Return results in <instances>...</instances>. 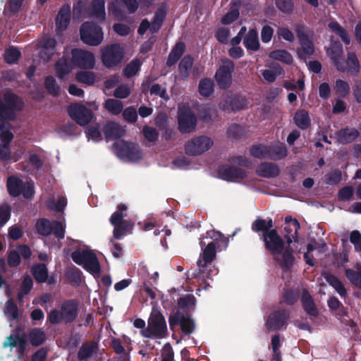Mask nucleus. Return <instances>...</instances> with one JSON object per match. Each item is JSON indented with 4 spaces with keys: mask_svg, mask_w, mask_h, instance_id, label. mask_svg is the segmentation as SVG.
I'll use <instances>...</instances> for the list:
<instances>
[{
    "mask_svg": "<svg viewBox=\"0 0 361 361\" xmlns=\"http://www.w3.org/2000/svg\"><path fill=\"white\" fill-rule=\"evenodd\" d=\"M219 177L226 181H233L235 179H243L247 176V173L241 168L223 164L219 166L217 170Z\"/></svg>",
    "mask_w": 361,
    "mask_h": 361,
    "instance_id": "412c9836",
    "label": "nucleus"
},
{
    "mask_svg": "<svg viewBox=\"0 0 361 361\" xmlns=\"http://www.w3.org/2000/svg\"><path fill=\"white\" fill-rule=\"evenodd\" d=\"M256 173L260 177L273 178L279 176L281 171L276 164L264 161L257 166Z\"/></svg>",
    "mask_w": 361,
    "mask_h": 361,
    "instance_id": "b1692460",
    "label": "nucleus"
},
{
    "mask_svg": "<svg viewBox=\"0 0 361 361\" xmlns=\"http://www.w3.org/2000/svg\"><path fill=\"white\" fill-rule=\"evenodd\" d=\"M140 65L138 60L131 61L123 69V75L127 78L134 76L140 70Z\"/></svg>",
    "mask_w": 361,
    "mask_h": 361,
    "instance_id": "69168bd1",
    "label": "nucleus"
},
{
    "mask_svg": "<svg viewBox=\"0 0 361 361\" xmlns=\"http://www.w3.org/2000/svg\"><path fill=\"white\" fill-rule=\"evenodd\" d=\"M243 44L247 50L256 51L259 49L260 44L258 38V32L256 29H250L245 35Z\"/></svg>",
    "mask_w": 361,
    "mask_h": 361,
    "instance_id": "2f4dec72",
    "label": "nucleus"
},
{
    "mask_svg": "<svg viewBox=\"0 0 361 361\" xmlns=\"http://www.w3.org/2000/svg\"><path fill=\"white\" fill-rule=\"evenodd\" d=\"M71 62L78 68L92 69L95 65V58L91 51L74 48L71 50Z\"/></svg>",
    "mask_w": 361,
    "mask_h": 361,
    "instance_id": "2eb2a0df",
    "label": "nucleus"
},
{
    "mask_svg": "<svg viewBox=\"0 0 361 361\" xmlns=\"http://www.w3.org/2000/svg\"><path fill=\"white\" fill-rule=\"evenodd\" d=\"M193 62V57L190 54H187L181 59L178 65V73L182 80H185L189 78Z\"/></svg>",
    "mask_w": 361,
    "mask_h": 361,
    "instance_id": "473e14b6",
    "label": "nucleus"
},
{
    "mask_svg": "<svg viewBox=\"0 0 361 361\" xmlns=\"http://www.w3.org/2000/svg\"><path fill=\"white\" fill-rule=\"evenodd\" d=\"M267 159L273 161H279L286 158L288 155V149L284 143L277 142L276 143L267 145Z\"/></svg>",
    "mask_w": 361,
    "mask_h": 361,
    "instance_id": "bb28decb",
    "label": "nucleus"
},
{
    "mask_svg": "<svg viewBox=\"0 0 361 361\" xmlns=\"http://www.w3.org/2000/svg\"><path fill=\"white\" fill-rule=\"evenodd\" d=\"M329 27L339 36L345 44H350V38L348 31L343 27L337 21H331L328 25Z\"/></svg>",
    "mask_w": 361,
    "mask_h": 361,
    "instance_id": "c03bdc74",
    "label": "nucleus"
},
{
    "mask_svg": "<svg viewBox=\"0 0 361 361\" xmlns=\"http://www.w3.org/2000/svg\"><path fill=\"white\" fill-rule=\"evenodd\" d=\"M90 16L101 21L105 20L104 0H92L90 6Z\"/></svg>",
    "mask_w": 361,
    "mask_h": 361,
    "instance_id": "f704fd0d",
    "label": "nucleus"
},
{
    "mask_svg": "<svg viewBox=\"0 0 361 361\" xmlns=\"http://www.w3.org/2000/svg\"><path fill=\"white\" fill-rule=\"evenodd\" d=\"M246 105L245 97L240 94L227 95L219 104L221 110L228 113L242 110Z\"/></svg>",
    "mask_w": 361,
    "mask_h": 361,
    "instance_id": "aec40b11",
    "label": "nucleus"
},
{
    "mask_svg": "<svg viewBox=\"0 0 361 361\" xmlns=\"http://www.w3.org/2000/svg\"><path fill=\"white\" fill-rule=\"evenodd\" d=\"M234 70L235 64L228 59L223 61V65L216 70L214 78L221 90H226L231 86Z\"/></svg>",
    "mask_w": 361,
    "mask_h": 361,
    "instance_id": "ddd939ff",
    "label": "nucleus"
},
{
    "mask_svg": "<svg viewBox=\"0 0 361 361\" xmlns=\"http://www.w3.org/2000/svg\"><path fill=\"white\" fill-rule=\"evenodd\" d=\"M104 108L114 115H118L123 109L122 102L115 99H108L105 101Z\"/></svg>",
    "mask_w": 361,
    "mask_h": 361,
    "instance_id": "3c124183",
    "label": "nucleus"
},
{
    "mask_svg": "<svg viewBox=\"0 0 361 361\" xmlns=\"http://www.w3.org/2000/svg\"><path fill=\"white\" fill-rule=\"evenodd\" d=\"M0 99V118L8 121L16 119V111H20L24 106L23 100L11 91H6Z\"/></svg>",
    "mask_w": 361,
    "mask_h": 361,
    "instance_id": "20e7f679",
    "label": "nucleus"
},
{
    "mask_svg": "<svg viewBox=\"0 0 361 361\" xmlns=\"http://www.w3.org/2000/svg\"><path fill=\"white\" fill-rule=\"evenodd\" d=\"M169 323L171 330H173L175 326L179 324L182 333L186 336L192 334L195 329V321L179 310L169 316Z\"/></svg>",
    "mask_w": 361,
    "mask_h": 361,
    "instance_id": "f8f14e48",
    "label": "nucleus"
},
{
    "mask_svg": "<svg viewBox=\"0 0 361 361\" xmlns=\"http://www.w3.org/2000/svg\"><path fill=\"white\" fill-rule=\"evenodd\" d=\"M73 261L91 274H99L101 267L96 255L90 250H77L72 252Z\"/></svg>",
    "mask_w": 361,
    "mask_h": 361,
    "instance_id": "0eeeda50",
    "label": "nucleus"
},
{
    "mask_svg": "<svg viewBox=\"0 0 361 361\" xmlns=\"http://www.w3.org/2000/svg\"><path fill=\"white\" fill-rule=\"evenodd\" d=\"M66 276L70 283L79 285L82 281V271L77 267L67 271Z\"/></svg>",
    "mask_w": 361,
    "mask_h": 361,
    "instance_id": "0e129e2a",
    "label": "nucleus"
},
{
    "mask_svg": "<svg viewBox=\"0 0 361 361\" xmlns=\"http://www.w3.org/2000/svg\"><path fill=\"white\" fill-rule=\"evenodd\" d=\"M285 238L287 246H285V241L276 229H273L259 236V239L264 242L266 250L284 271L290 269L295 261L294 250L290 247L292 239L290 236H285Z\"/></svg>",
    "mask_w": 361,
    "mask_h": 361,
    "instance_id": "f257e3e1",
    "label": "nucleus"
},
{
    "mask_svg": "<svg viewBox=\"0 0 361 361\" xmlns=\"http://www.w3.org/2000/svg\"><path fill=\"white\" fill-rule=\"evenodd\" d=\"M44 87L48 93L52 96H58L60 93V87L56 84V80L51 75L46 77Z\"/></svg>",
    "mask_w": 361,
    "mask_h": 361,
    "instance_id": "4d7b16f0",
    "label": "nucleus"
},
{
    "mask_svg": "<svg viewBox=\"0 0 361 361\" xmlns=\"http://www.w3.org/2000/svg\"><path fill=\"white\" fill-rule=\"evenodd\" d=\"M23 181L16 176H11L7 178L6 188L8 194L13 197H18L22 193Z\"/></svg>",
    "mask_w": 361,
    "mask_h": 361,
    "instance_id": "c756f323",
    "label": "nucleus"
},
{
    "mask_svg": "<svg viewBox=\"0 0 361 361\" xmlns=\"http://www.w3.org/2000/svg\"><path fill=\"white\" fill-rule=\"evenodd\" d=\"M213 140L205 135L196 137L188 141L185 145V151L188 155H200L210 149Z\"/></svg>",
    "mask_w": 361,
    "mask_h": 361,
    "instance_id": "dca6fc26",
    "label": "nucleus"
},
{
    "mask_svg": "<svg viewBox=\"0 0 361 361\" xmlns=\"http://www.w3.org/2000/svg\"><path fill=\"white\" fill-rule=\"evenodd\" d=\"M142 157V155L140 146L137 144L132 142L130 149L128 151L125 158L130 161H138L140 160Z\"/></svg>",
    "mask_w": 361,
    "mask_h": 361,
    "instance_id": "338daca9",
    "label": "nucleus"
},
{
    "mask_svg": "<svg viewBox=\"0 0 361 361\" xmlns=\"http://www.w3.org/2000/svg\"><path fill=\"white\" fill-rule=\"evenodd\" d=\"M345 276L353 286L361 289V272L352 269H346Z\"/></svg>",
    "mask_w": 361,
    "mask_h": 361,
    "instance_id": "e2e57ef3",
    "label": "nucleus"
},
{
    "mask_svg": "<svg viewBox=\"0 0 361 361\" xmlns=\"http://www.w3.org/2000/svg\"><path fill=\"white\" fill-rule=\"evenodd\" d=\"M78 302L75 299L65 300L61 305L60 310L53 309L48 314V320L51 324L64 322L68 325L73 323L78 314Z\"/></svg>",
    "mask_w": 361,
    "mask_h": 361,
    "instance_id": "7ed1b4c3",
    "label": "nucleus"
},
{
    "mask_svg": "<svg viewBox=\"0 0 361 361\" xmlns=\"http://www.w3.org/2000/svg\"><path fill=\"white\" fill-rule=\"evenodd\" d=\"M267 145H253L250 148V155L257 159H267Z\"/></svg>",
    "mask_w": 361,
    "mask_h": 361,
    "instance_id": "6e6d98bb",
    "label": "nucleus"
},
{
    "mask_svg": "<svg viewBox=\"0 0 361 361\" xmlns=\"http://www.w3.org/2000/svg\"><path fill=\"white\" fill-rule=\"evenodd\" d=\"M269 56L287 65H290L293 62L292 55L285 49L274 50L269 53Z\"/></svg>",
    "mask_w": 361,
    "mask_h": 361,
    "instance_id": "37998d69",
    "label": "nucleus"
},
{
    "mask_svg": "<svg viewBox=\"0 0 361 361\" xmlns=\"http://www.w3.org/2000/svg\"><path fill=\"white\" fill-rule=\"evenodd\" d=\"M69 116L80 126L89 124L94 117L92 111L82 104H73L68 108Z\"/></svg>",
    "mask_w": 361,
    "mask_h": 361,
    "instance_id": "4468645a",
    "label": "nucleus"
},
{
    "mask_svg": "<svg viewBox=\"0 0 361 361\" xmlns=\"http://www.w3.org/2000/svg\"><path fill=\"white\" fill-rule=\"evenodd\" d=\"M276 8L283 14H291L295 10L293 0H274Z\"/></svg>",
    "mask_w": 361,
    "mask_h": 361,
    "instance_id": "8fccbe9b",
    "label": "nucleus"
},
{
    "mask_svg": "<svg viewBox=\"0 0 361 361\" xmlns=\"http://www.w3.org/2000/svg\"><path fill=\"white\" fill-rule=\"evenodd\" d=\"M123 56V49L119 44L115 43L102 48L101 60L106 68H111L121 63Z\"/></svg>",
    "mask_w": 361,
    "mask_h": 361,
    "instance_id": "1a4fd4ad",
    "label": "nucleus"
},
{
    "mask_svg": "<svg viewBox=\"0 0 361 361\" xmlns=\"http://www.w3.org/2000/svg\"><path fill=\"white\" fill-rule=\"evenodd\" d=\"M199 93L204 97H209L214 92V82L210 78L200 80L198 85Z\"/></svg>",
    "mask_w": 361,
    "mask_h": 361,
    "instance_id": "09e8293b",
    "label": "nucleus"
},
{
    "mask_svg": "<svg viewBox=\"0 0 361 361\" xmlns=\"http://www.w3.org/2000/svg\"><path fill=\"white\" fill-rule=\"evenodd\" d=\"M32 276L35 281L39 283H45L47 281L49 274L45 264L39 263L34 265L31 269Z\"/></svg>",
    "mask_w": 361,
    "mask_h": 361,
    "instance_id": "ea45409f",
    "label": "nucleus"
},
{
    "mask_svg": "<svg viewBox=\"0 0 361 361\" xmlns=\"http://www.w3.org/2000/svg\"><path fill=\"white\" fill-rule=\"evenodd\" d=\"M326 282L332 286L341 298H345L347 295V290L343 283L338 279L337 276L331 274L326 273L323 274Z\"/></svg>",
    "mask_w": 361,
    "mask_h": 361,
    "instance_id": "c9c22d12",
    "label": "nucleus"
},
{
    "mask_svg": "<svg viewBox=\"0 0 361 361\" xmlns=\"http://www.w3.org/2000/svg\"><path fill=\"white\" fill-rule=\"evenodd\" d=\"M166 16V10L164 6H159L155 11L151 23V32H157L162 26L163 22Z\"/></svg>",
    "mask_w": 361,
    "mask_h": 361,
    "instance_id": "e433bc0d",
    "label": "nucleus"
},
{
    "mask_svg": "<svg viewBox=\"0 0 361 361\" xmlns=\"http://www.w3.org/2000/svg\"><path fill=\"white\" fill-rule=\"evenodd\" d=\"M195 302V297L192 294H188L178 299V305L180 309L185 310V314H188V311L194 310Z\"/></svg>",
    "mask_w": 361,
    "mask_h": 361,
    "instance_id": "49530a36",
    "label": "nucleus"
},
{
    "mask_svg": "<svg viewBox=\"0 0 361 361\" xmlns=\"http://www.w3.org/2000/svg\"><path fill=\"white\" fill-rule=\"evenodd\" d=\"M185 49V44L184 42H177L168 56L166 63V66L171 67L175 65L183 54Z\"/></svg>",
    "mask_w": 361,
    "mask_h": 361,
    "instance_id": "72a5a7b5",
    "label": "nucleus"
},
{
    "mask_svg": "<svg viewBox=\"0 0 361 361\" xmlns=\"http://www.w3.org/2000/svg\"><path fill=\"white\" fill-rule=\"evenodd\" d=\"M103 133L107 140H114L123 137L126 130L118 123L109 121L104 126Z\"/></svg>",
    "mask_w": 361,
    "mask_h": 361,
    "instance_id": "a878e982",
    "label": "nucleus"
},
{
    "mask_svg": "<svg viewBox=\"0 0 361 361\" xmlns=\"http://www.w3.org/2000/svg\"><path fill=\"white\" fill-rule=\"evenodd\" d=\"M200 244L202 252L197 262L199 272L195 275V277L212 279L219 272L218 269L212 264L216 257V243L211 242L204 247V243L201 240Z\"/></svg>",
    "mask_w": 361,
    "mask_h": 361,
    "instance_id": "f03ea898",
    "label": "nucleus"
},
{
    "mask_svg": "<svg viewBox=\"0 0 361 361\" xmlns=\"http://www.w3.org/2000/svg\"><path fill=\"white\" fill-rule=\"evenodd\" d=\"M360 136V132L355 128L345 127L334 133V139L338 144L348 145L353 142Z\"/></svg>",
    "mask_w": 361,
    "mask_h": 361,
    "instance_id": "5701e85b",
    "label": "nucleus"
},
{
    "mask_svg": "<svg viewBox=\"0 0 361 361\" xmlns=\"http://www.w3.org/2000/svg\"><path fill=\"white\" fill-rule=\"evenodd\" d=\"M207 235L213 240L212 242L216 243V246H221L222 245L225 247H227L228 240L221 232L216 231H209L207 232Z\"/></svg>",
    "mask_w": 361,
    "mask_h": 361,
    "instance_id": "052dcab7",
    "label": "nucleus"
},
{
    "mask_svg": "<svg viewBox=\"0 0 361 361\" xmlns=\"http://www.w3.org/2000/svg\"><path fill=\"white\" fill-rule=\"evenodd\" d=\"M75 79L78 82L90 86L94 83L96 75L94 72L81 71L76 73Z\"/></svg>",
    "mask_w": 361,
    "mask_h": 361,
    "instance_id": "de8ad7c7",
    "label": "nucleus"
},
{
    "mask_svg": "<svg viewBox=\"0 0 361 361\" xmlns=\"http://www.w3.org/2000/svg\"><path fill=\"white\" fill-rule=\"evenodd\" d=\"M4 313L10 320H18V308L13 299H9L6 302Z\"/></svg>",
    "mask_w": 361,
    "mask_h": 361,
    "instance_id": "864d4df0",
    "label": "nucleus"
},
{
    "mask_svg": "<svg viewBox=\"0 0 361 361\" xmlns=\"http://www.w3.org/2000/svg\"><path fill=\"white\" fill-rule=\"evenodd\" d=\"M36 228L37 233L43 236L53 233L59 240L63 239L65 236V226L57 220L51 222L47 219H40L37 221Z\"/></svg>",
    "mask_w": 361,
    "mask_h": 361,
    "instance_id": "9d476101",
    "label": "nucleus"
},
{
    "mask_svg": "<svg viewBox=\"0 0 361 361\" xmlns=\"http://www.w3.org/2000/svg\"><path fill=\"white\" fill-rule=\"evenodd\" d=\"M326 54L331 59L332 63L335 66L344 56V51L342 43L336 39H331V44L326 49Z\"/></svg>",
    "mask_w": 361,
    "mask_h": 361,
    "instance_id": "cd10ccee",
    "label": "nucleus"
},
{
    "mask_svg": "<svg viewBox=\"0 0 361 361\" xmlns=\"http://www.w3.org/2000/svg\"><path fill=\"white\" fill-rule=\"evenodd\" d=\"M55 70L57 76L63 79L71 72L72 68L68 60L62 57L56 62Z\"/></svg>",
    "mask_w": 361,
    "mask_h": 361,
    "instance_id": "a18cd8bd",
    "label": "nucleus"
},
{
    "mask_svg": "<svg viewBox=\"0 0 361 361\" xmlns=\"http://www.w3.org/2000/svg\"><path fill=\"white\" fill-rule=\"evenodd\" d=\"M21 262L19 252L15 250H11L8 252L7 262L8 265L11 268L17 267Z\"/></svg>",
    "mask_w": 361,
    "mask_h": 361,
    "instance_id": "774afa93",
    "label": "nucleus"
},
{
    "mask_svg": "<svg viewBox=\"0 0 361 361\" xmlns=\"http://www.w3.org/2000/svg\"><path fill=\"white\" fill-rule=\"evenodd\" d=\"M71 6L68 4L63 5L58 12L56 17V26L59 31L65 30L71 20Z\"/></svg>",
    "mask_w": 361,
    "mask_h": 361,
    "instance_id": "c85d7f7f",
    "label": "nucleus"
},
{
    "mask_svg": "<svg viewBox=\"0 0 361 361\" xmlns=\"http://www.w3.org/2000/svg\"><path fill=\"white\" fill-rule=\"evenodd\" d=\"M139 7L137 0H115V3L110 8L112 14L118 18L123 17V8H126L128 13H135Z\"/></svg>",
    "mask_w": 361,
    "mask_h": 361,
    "instance_id": "4be33fe9",
    "label": "nucleus"
},
{
    "mask_svg": "<svg viewBox=\"0 0 361 361\" xmlns=\"http://www.w3.org/2000/svg\"><path fill=\"white\" fill-rule=\"evenodd\" d=\"M131 145L132 142L121 140L114 142L113 146L116 150L117 156L120 158H125Z\"/></svg>",
    "mask_w": 361,
    "mask_h": 361,
    "instance_id": "13d9d810",
    "label": "nucleus"
},
{
    "mask_svg": "<svg viewBox=\"0 0 361 361\" xmlns=\"http://www.w3.org/2000/svg\"><path fill=\"white\" fill-rule=\"evenodd\" d=\"M94 350V346L93 344L89 343H83L80 348L78 353V358L80 361L84 360L90 357Z\"/></svg>",
    "mask_w": 361,
    "mask_h": 361,
    "instance_id": "680f3d73",
    "label": "nucleus"
},
{
    "mask_svg": "<svg viewBox=\"0 0 361 361\" xmlns=\"http://www.w3.org/2000/svg\"><path fill=\"white\" fill-rule=\"evenodd\" d=\"M300 301L304 311L309 316L313 317H317L319 316V310L315 305L312 296L310 295L307 289L304 288L302 290Z\"/></svg>",
    "mask_w": 361,
    "mask_h": 361,
    "instance_id": "393cba45",
    "label": "nucleus"
},
{
    "mask_svg": "<svg viewBox=\"0 0 361 361\" xmlns=\"http://www.w3.org/2000/svg\"><path fill=\"white\" fill-rule=\"evenodd\" d=\"M290 319V312L286 309H281L271 312L267 318L266 327L269 331L280 330L286 327Z\"/></svg>",
    "mask_w": 361,
    "mask_h": 361,
    "instance_id": "a211bd4d",
    "label": "nucleus"
},
{
    "mask_svg": "<svg viewBox=\"0 0 361 361\" xmlns=\"http://www.w3.org/2000/svg\"><path fill=\"white\" fill-rule=\"evenodd\" d=\"M21 56L20 51L16 47H9L4 54V60L7 63H16Z\"/></svg>",
    "mask_w": 361,
    "mask_h": 361,
    "instance_id": "bf43d9fd",
    "label": "nucleus"
},
{
    "mask_svg": "<svg viewBox=\"0 0 361 361\" xmlns=\"http://www.w3.org/2000/svg\"><path fill=\"white\" fill-rule=\"evenodd\" d=\"M295 32L302 47V52L298 55L300 59L305 58V56H311L314 53L313 42L306 34V27L303 24H296L294 27Z\"/></svg>",
    "mask_w": 361,
    "mask_h": 361,
    "instance_id": "6ab92c4d",
    "label": "nucleus"
},
{
    "mask_svg": "<svg viewBox=\"0 0 361 361\" xmlns=\"http://www.w3.org/2000/svg\"><path fill=\"white\" fill-rule=\"evenodd\" d=\"M240 6L241 1L239 0L232 2L231 10L221 18V23L223 25H230L235 21L240 15L239 8Z\"/></svg>",
    "mask_w": 361,
    "mask_h": 361,
    "instance_id": "58836bf2",
    "label": "nucleus"
},
{
    "mask_svg": "<svg viewBox=\"0 0 361 361\" xmlns=\"http://www.w3.org/2000/svg\"><path fill=\"white\" fill-rule=\"evenodd\" d=\"M334 90L336 94L341 98H345L349 94L350 92V87L349 84L341 79L336 80L334 86Z\"/></svg>",
    "mask_w": 361,
    "mask_h": 361,
    "instance_id": "603ef678",
    "label": "nucleus"
},
{
    "mask_svg": "<svg viewBox=\"0 0 361 361\" xmlns=\"http://www.w3.org/2000/svg\"><path fill=\"white\" fill-rule=\"evenodd\" d=\"M168 334L167 326L164 315L160 312L152 314L148 325L142 331V335L148 338H163Z\"/></svg>",
    "mask_w": 361,
    "mask_h": 361,
    "instance_id": "423d86ee",
    "label": "nucleus"
},
{
    "mask_svg": "<svg viewBox=\"0 0 361 361\" xmlns=\"http://www.w3.org/2000/svg\"><path fill=\"white\" fill-rule=\"evenodd\" d=\"M340 73H347L352 76L358 75L360 71V63L354 51H348L345 60L343 58L335 66Z\"/></svg>",
    "mask_w": 361,
    "mask_h": 361,
    "instance_id": "f3484780",
    "label": "nucleus"
},
{
    "mask_svg": "<svg viewBox=\"0 0 361 361\" xmlns=\"http://www.w3.org/2000/svg\"><path fill=\"white\" fill-rule=\"evenodd\" d=\"M11 205L7 202L0 204V228L4 226L11 219Z\"/></svg>",
    "mask_w": 361,
    "mask_h": 361,
    "instance_id": "5fc2aeb1",
    "label": "nucleus"
},
{
    "mask_svg": "<svg viewBox=\"0 0 361 361\" xmlns=\"http://www.w3.org/2000/svg\"><path fill=\"white\" fill-rule=\"evenodd\" d=\"M285 222L286 224L284 227V231L286 233L285 236H290L292 240L293 238L295 240L300 228V223L296 219H293L291 216H286Z\"/></svg>",
    "mask_w": 361,
    "mask_h": 361,
    "instance_id": "4c0bfd02",
    "label": "nucleus"
},
{
    "mask_svg": "<svg viewBox=\"0 0 361 361\" xmlns=\"http://www.w3.org/2000/svg\"><path fill=\"white\" fill-rule=\"evenodd\" d=\"M116 209L117 210L111 214L109 221L114 226V238L116 240H120L123 235L131 233L134 226V222L131 220L124 219L126 215H124L123 212L127 209V206L125 204H118Z\"/></svg>",
    "mask_w": 361,
    "mask_h": 361,
    "instance_id": "39448f33",
    "label": "nucleus"
},
{
    "mask_svg": "<svg viewBox=\"0 0 361 361\" xmlns=\"http://www.w3.org/2000/svg\"><path fill=\"white\" fill-rule=\"evenodd\" d=\"M293 121L295 124L300 130H306L311 126V118L309 113L304 109H298L293 116Z\"/></svg>",
    "mask_w": 361,
    "mask_h": 361,
    "instance_id": "7c9ffc66",
    "label": "nucleus"
},
{
    "mask_svg": "<svg viewBox=\"0 0 361 361\" xmlns=\"http://www.w3.org/2000/svg\"><path fill=\"white\" fill-rule=\"evenodd\" d=\"M39 44L42 48V53L50 57L55 53L57 42L53 37H44L39 42Z\"/></svg>",
    "mask_w": 361,
    "mask_h": 361,
    "instance_id": "a19ab883",
    "label": "nucleus"
},
{
    "mask_svg": "<svg viewBox=\"0 0 361 361\" xmlns=\"http://www.w3.org/2000/svg\"><path fill=\"white\" fill-rule=\"evenodd\" d=\"M197 126V117L188 106L179 108L178 111V128L182 133L193 132Z\"/></svg>",
    "mask_w": 361,
    "mask_h": 361,
    "instance_id": "9b49d317",
    "label": "nucleus"
},
{
    "mask_svg": "<svg viewBox=\"0 0 361 361\" xmlns=\"http://www.w3.org/2000/svg\"><path fill=\"white\" fill-rule=\"evenodd\" d=\"M80 39L90 46H97L102 43L104 34L101 26L93 22H85L80 28Z\"/></svg>",
    "mask_w": 361,
    "mask_h": 361,
    "instance_id": "6e6552de",
    "label": "nucleus"
},
{
    "mask_svg": "<svg viewBox=\"0 0 361 361\" xmlns=\"http://www.w3.org/2000/svg\"><path fill=\"white\" fill-rule=\"evenodd\" d=\"M27 336L30 344L35 347L42 345L46 341V334L44 331L39 328L31 329Z\"/></svg>",
    "mask_w": 361,
    "mask_h": 361,
    "instance_id": "79ce46f5",
    "label": "nucleus"
}]
</instances>
